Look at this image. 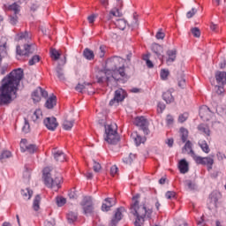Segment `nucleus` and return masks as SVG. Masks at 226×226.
<instances>
[{
    "instance_id": "obj_1",
    "label": "nucleus",
    "mask_w": 226,
    "mask_h": 226,
    "mask_svg": "<svg viewBox=\"0 0 226 226\" xmlns=\"http://www.w3.org/2000/svg\"><path fill=\"white\" fill-rule=\"evenodd\" d=\"M24 78V71L20 68L13 70L2 80L0 87V105H10L17 98L19 85Z\"/></svg>"
},
{
    "instance_id": "obj_2",
    "label": "nucleus",
    "mask_w": 226,
    "mask_h": 226,
    "mask_svg": "<svg viewBox=\"0 0 226 226\" xmlns=\"http://www.w3.org/2000/svg\"><path fill=\"white\" fill-rule=\"evenodd\" d=\"M121 77L126 78L124 59L119 56H113L106 61V69L99 72L96 79L98 84L107 83V86H109L112 80H121Z\"/></svg>"
},
{
    "instance_id": "obj_3",
    "label": "nucleus",
    "mask_w": 226,
    "mask_h": 226,
    "mask_svg": "<svg viewBox=\"0 0 226 226\" xmlns=\"http://www.w3.org/2000/svg\"><path fill=\"white\" fill-rule=\"evenodd\" d=\"M139 199H140V194L133 196L132 204L131 205V213L136 216V220L134 222L135 226L144 225V222L148 220V218H151V215H153V211L151 209H147L146 204H139Z\"/></svg>"
},
{
    "instance_id": "obj_4",
    "label": "nucleus",
    "mask_w": 226,
    "mask_h": 226,
    "mask_svg": "<svg viewBox=\"0 0 226 226\" xmlns=\"http://www.w3.org/2000/svg\"><path fill=\"white\" fill-rule=\"evenodd\" d=\"M43 181L44 185L48 188H56V190H59L61 188V183L63 181V177L58 173L56 174V177H52V170L50 168L46 167L43 170Z\"/></svg>"
},
{
    "instance_id": "obj_5",
    "label": "nucleus",
    "mask_w": 226,
    "mask_h": 226,
    "mask_svg": "<svg viewBox=\"0 0 226 226\" xmlns=\"http://www.w3.org/2000/svg\"><path fill=\"white\" fill-rule=\"evenodd\" d=\"M104 140L105 142H108V144H111L113 146H116V144L119 142L120 138L117 133V124L113 123L105 125Z\"/></svg>"
},
{
    "instance_id": "obj_6",
    "label": "nucleus",
    "mask_w": 226,
    "mask_h": 226,
    "mask_svg": "<svg viewBox=\"0 0 226 226\" xmlns=\"http://www.w3.org/2000/svg\"><path fill=\"white\" fill-rule=\"evenodd\" d=\"M16 53L18 56V59L23 57L24 59H27L29 56L34 54V49H33V44L25 43L24 45H17L16 47Z\"/></svg>"
},
{
    "instance_id": "obj_7",
    "label": "nucleus",
    "mask_w": 226,
    "mask_h": 226,
    "mask_svg": "<svg viewBox=\"0 0 226 226\" xmlns=\"http://www.w3.org/2000/svg\"><path fill=\"white\" fill-rule=\"evenodd\" d=\"M84 215H93L94 207H93V199L91 196H85L80 203Z\"/></svg>"
},
{
    "instance_id": "obj_8",
    "label": "nucleus",
    "mask_w": 226,
    "mask_h": 226,
    "mask_svg": "<svg viewBox=\"0 0 226 226\" xmlns=\"http://www.w3.org/2000/svg\"><path fill=\"white\" fill-rule=\"evenodd\" d=\"M126 96H128V94H126V91L123 90V88L116 90L114 98L109 102L110 107L117 105L120 102H123Z\"/></svg>"
},
{
    "instance_id": "obj_9",
    "label": "nucleus",
    "mask_w": 226,
    "mask_h": 226,
    "mask_svg": "<svg viewBox=\"0 0 226 226\" xmlns=\"http://www.w3.org/2000/svg\"><path fill=\"white\" fill-rule=\"evenodd\" d=\"M126 209L124 207H118L113 217L111 218L110 222H109V226H117V224L119 223V222H121V220H123V213H125Z\"/></svg>"
},
{
    "instance_id": "obj_10",
    "label": "nucleus",
    "mask_w": 226,
    "mask_h": 226,
    "mask_svg": "<svg viewBox=\"0 0 226 226\" xmlns=\"http://www.w3.org/2000/svg\"><path fill=\"white\" fill-rule=\"evenodd\" d=\"M33 39V34L29 30H24L16 34V41H25V43H29Z\"/></svg>"
},
{
    "instance_id": "obj_11",
    "label": "nucleus",
    "mask_w": 226,
    "mask_h": 226,
    "mask_svg": "<svg viewBox=\"0 0 226 226\" xmlns=\"http://www.w3.org/2000/svg\"><path fill=\"white\" fill-rule=\"evenodd\" d=\"M42 98H47L49 96V92L46 90H43L41 87H37L33 93H32V99L34 102V103H38V102L41 101Z\"/></svg>"
},
{
    "instance_id": "obj_12",
    "label": "nucleus",
    "mask_w": 226,
    "mask_h": 226,
    "mask_svg": "<svg viewBox=\"0 0 226 226\" xmlns=\"http://www.w3.org/2000/svg\"><path fill=\"white\" fill-rule=\"evenodd\" d=\"M20 149L22 153H26V151H27V153L33 154L34 153H36L38 147L34 144L27 145V139H22L20 142Z\"/></svg>"
},
{
    "instance_id": "obj_13",
    "label": "nucleus",
    "mask_w": 226,
    "mask_h": 226,
    "mask_svg": "<svg viewBox=\"0 0 226 226\" xmlns=\"http://www.w3.org/2000/svg\"><path fill=\"white\" fill-rule=\"evenodd\" d=\"M134 124L136 126H139V128H141V130H143V132L146 135H147L149 133V128H147L148 123H147V119H146V117H136L134 120Z\"/></svg>"
},
{
    "instance_id": "obj_14",
    "label": "nucleus",
    "mask_w": 226,
    "mask_h": 226,
    "mask_svg": "<svg viewBox=\"0 0 226 226\" xmlns=\"http://www.w3.org/2000/svg\"><path fill=\"white\" fill-rule=\"evenodd\" d=\"M194 161L200 165H207L208 170H211V169H213V163H215V160L212 157H200L196 155Z\"/></svg>"
},
{
    "instance_id": "obj_15",
    "label": "nucleus",
    "mask_w": 226,
    "mask_h": 226,
    "mask_svg": "<svg viewBox=\"0 0 226 226\" xmlns=\"http://www.w3.org/2000/svg\"><path fill=\"white\" fill-rule=\"evenodd\" d=\"M44 125L48 130L50 132H54L57 126H59V124L57 123V119L54 117H46L43 121Z\"/></svg>"
},
{
    "instance_id": "obj_16",
    "label": "nucleus",
    "mask_w": 226,
    "mask_h": 226,
    "mask_svg": "<svg viewBox=\"0 0 226 226\" xmlns=\"http://www.w3.org/2000/svg\"><path fill=\"white\" fill-rule=\"evenodd\" d=\"M65 64H66V55L64 56V59H62L58 63L56 68V76L59 79V80H66V77H64V72L62 67V66H64Z\"/></svg>"
},
{
    "instance_id": "obj_17",
    "label": "nucleus",
    "mask_w": 226,
    "mask_h": 226,
    "mask_svg": "<svg viewBox=\"0 0 226 226\" xmlns=\"http://www.w3.org/2000/svg\"><path fill=\"white\" fill-rule=\"evenodd\" d=\"M212 116L213 112H211V109H209L207 106H202L200 109V117H201L203 121H209Z\"/></svg>"
},
{
    "instance_id": "obj_18",
    "label": "nucleus",
    "mask_w": 226,
    "mask_h": 226,
    "mask_svg": "<svg viewBox=\"0 0 226 226\" xmlns=\"http://www.w3.org/2000/svg\"><path fill=\"white\" fill-rule=\"evenodd\" d=\"M117 200L116 198H106L102 206V211H110V207L116 206Z\"/></svg>"
},
{
    "instance_id": "obj_19",
    "label": "nucleus",
    "mask_w": 226,
    "mask_h": 226,
    "mask_svg": "<svg viewBox=\"0 0 226 226\" xmlns=\"http://www.w3.org/2000/svg\"><path fill=\"white\" fill-rule=\"evenodd\" d=\"M4 10L5 11H13L14 15H19V13H20V5L17 3H13L12 4H4Z\"/></svg>"
},
{
    "instance_id": "obj_20",
    "label": "nucleus",
    "mask_w": 226,
    "mask_h": 226,
    "mask_svg": "<svg viewBox=\"0 0 226 226\" xmlns=\"http://www.w3.org/2000/svg\"><path fill=\"white\" fill-rule=\"evenodd\" d=\"M215 79L219 86L226 85V72H215Z\"/></svg>"
},
{
    "instance_id": "obj_21",
    "label": "nucleus",
    "mask_w": 226,
    "mask_h": 226,
    "mask_svg": "<svg viewBox=\"0 0 226 226\" xmlns=\"http://www.w3.org/2000/svg\"><path fill=\"white\" fill-rule=\"evenodd\" d=\"M151 50L154 52V54H156L159 59H165V56H162V52H163V48L160 44L158 43L152 44Z\"/></svg>"
},
{
    "instance_id": "obj_22",
    "label": "nucleus",
    "mask_w": 226,
    "mask_h": 226,
    "mask_svg": "<svg viewBox=\"0 0 226 226\" xmlns=\"http://www.w3.org/2000/svg\"><path fill=\"white\" fill-rule=\"evenodd\" d=\"M52 154L54 156V159L56 162H65L66 161V155L61 150L53 149Z\"/></svg>"
},
{
    "instance_id": "obj_23",
    "label": "nucleus",
    "mask_w": 226,
    "mask_h": 226,
    "mask_svg": "<svg viewBox=\"0 0 226 226\" xmlns=\"http://www.w3.org/2000/svg\"><path fill=\"white\" fill-rule=\"evenodd\" d=\"M182 153L187 154H191V156L195 160L197 154H195V152H193V149H192V142L190 140L186 141L185 147L182 149Z\"/></svg>"
},
{
    "instance_id": "obj_24",
    "label": "nucleus",
    "mask_w": 226,
    "mask_h": 226,
    "mask_svg": "<svg viewBox=\"0 0 226 226\" xmlns=\"http://www.w3.org/2000/svg\"><path fill=\"white\" fill-rule=\"evenodd\" d=\"M109 29H126V20L118 19L115 23H111Z\"/></svg>"
},
{
    "instance_id": "obj_25",
    "label": "nucleus",
    "mask_w": 226,
    "mask_h": 226,
    "mask_svg": "<svg viewBox=\"0 0 226 226\" xmlns=\"http://www.w3.org/2000/svg\"><path fill=\"white\" fill-rule=\"evenodd\" d=\"M218 207V198L216 194L212 193L209 197L208 209H216Z\"/></svg>"
},
{
    "instance_id": "obj_26",
    "label": "nucleus",
    "mask_w": 226,
    "mask_h": 226,
    "mask_svg": "<svg viewBox=\"0 0 226 226\" xmlns=\"http://www.w3.org/2000/svg\"><path fill=\"white\" fill-rule=\"evenodd\" d=\"M177 51L176 49H170L167 51L168 58L166 59L167 64H170L176 61Z\"/></svg>"
},
{
    "instance_id": "obj_27",
    "label": "nucleus",
    "mask_w": 226,
    "mask_h": 226,
    "mask_svg": "<svg viewBox=\"0 0 226 226\" xmlns=\"http://www.w3.org/2000/svg\"><path fill=\"white\" fill-rule=\"evenodd\" d=\"M114 17H123V12L121 11V8L115 7L109 11L108 16L109 20H110L111 19H114Z\"/></svg>"
},
{
    "instance_id": "obj_28",
    "label": "nucleus",
    "mask_w": 226,
    "mask_h": 226,
    "mask_svg": "<svg viewBox=\"0 0 226 226\" xmlns=\"http://www.w3.org/2000/svg\"><path fill=\"white\" fill-rule=\"evenodd\" d=\"M57 103V97H56L55 95L50 96L45 103V107L47 109H52L53 107H56Z\"/></svg>"
},
{
    "instance_id": "obj_29",
    "label": "nucleus",
    "mask_w": 226,
    "mask_h": 226,
    "mask_svg": "<svg viewBox=\"0 0 226 226\" xmlns=\"http://www.w3.org/2000/svg\"><path fill=\"white\" fill-rule=\"evenodd\" d=\"M178 169L181 172V174H186L188 172V162L186 160L182 159L178 163Z\"/></svg>"
},
{
    "instance_id": "obj_30",
    "label": "nucleus",
    "mask_w": 226,
    "mask_h": 226,
    "mask_svg": "<svg viewBox=\"0 0 226 226\" xmlns=\"http://www.w3.org/2000/svg\"><path fill=\"white\" fill-rule=\"evenodd\" d=\"M199 132H201V133H204V135H207V137H209L211 135V131L209 130V126L206 124H200L198 125Z\"/></svg>"
},
{
    "instance_id": "obj_31",
    "label": "nucleus",
    "mask_w": 226,
    "mask_h": 226,
    "mask_svg": "<svg viewBox=\"0 0 226 226\" xmlns=\"http://www.w3.org/2000/svg\"><path fill=\"white\" fill-rule=\"evenodd\" d=\"M21 195L25 200H29L33 197V190L29 188L23 189L21 190Z\"/></svg>"
},
{
    "instance_id": "obj_32",
    "label": "nucleus",
    "mask_w": 226,
    "mask_h": 226,
    "mask_svg": "<svg viewBox=\"0 0 226 226\" xmlns=\"http://www.w3.org/2000/svg\"><path fill=\"white\" fill-rule=\"evenodd\" d=\"M162 98L166 103H172V102H174V96H172V92L170 91L164 92Z\"/></svg>"
},
{
    "instance_id": "obj_33",
    "label": "nucleus",
    "mask_w": 226,
    "mask_h": 226,
    "mask_svg": "<svg viewBox=\"0 0 226 226\" xmlns=\"http://www.w3.org/2000/svg\"><path fill=\"white\" fill-rule=\"evenodd\" d=\"M66 218L69 223H75V221L79 218V214L76 212H69Z\"/></svg>"
},
{
    "instance_id": "obj_34",
    "label": "nucleus",
    "mask_w": 226,
    "mask_h": 226,
    "mask_svg": "<svg viewBox=\"0 0 226 226\" xmlns=\"http://www.w3.org/2000/svg\"><path fill=\"white\" fill-rule=\"evenodd\" d=\"M41 202V197L40 196V194H37L34 200V203H33V209L34 211H39L40 209V203Z\"/></svg>"
},
{
    "instance_id": "obj_35",
    "label": "nucleus",
    "mask_w": 226,
    "mask_h": 226,
    "mask_svg": "<svg viewBox=\"0 0 226 226\" xmlns=\"http://www.w3.org/2000/svg\"><path fill=\"white\" fill-rule=\"evenodd\" d=\"M75 124V120H64L63 123L64 130H72L73 128V124Z\"/></svg>"
},
{
    "instance_id": "obj_36",
    "label": "nucleus",
    "mask_w": 226,
    "mask_h": 226,
    "mask_svg": "<svg viewBox=\"0 0 226 226\" xmlns=\"http://www.w3.org/2000/svg\"><path fill=\"white\" fill-rule=\"evenodd\" d=\"M50 56H51V58L54 59V61H58L59 57H61V53L59 52V50L56 49H51Z\"/></svg>"
},
{
    "instance_id": "obj_37",
    "label": "nucleus",
    "mask_w": 226,
    "mask_h": 226,
    "mask_svg": "<svg viewBox=\"0 0 226 226\" xmlns=\"http://www.w3.org/2000/svg\"><path fill=\"white\" fill-rule=\"evenodd\" d=\"M83 56L86 57V59L91 60L94 59V52L89 49H86L83 52Z\"/></svg>"
},
{
    "instance_id": "obj_38",
    "label": "nucleus",
    "mask_w": 226,
    "mask_h": 226,
    "mask_svg": "<svg viewBox=\"0 0 226 226\" xmlns=\"http://www.w3.org/2000/svg\"><path fill=\"white\" fill-rule=\"evenodd\" d=\"M184 185L188 188V190H191V191L196 190L197 188V185H195V183H193V181L192 180H185L184 182Z\"/></svg>"
},
{
    "instance_id": "obj_39",
    "label": "nucleus",
    "mask_w": 226,
    "mask_h": 226,
    "mask_svg": "<svg viewBox=\"0 0 226 226\" xmlns=\"http://www.w3.org/2000/svg\"><path fill=\"white\" fill-rule=\"evenodd\" d=\"M128 27H139V15H137L136 12L133 14L132 22L131 23V25H128Z\"/></svg>"
},
{
    "instance_id": "obj_40",
    "label": "nucleus",
    "mask_w": 226,
    "mask_h": 226,
    "mask_svg": "<svg viewBox=\"0 0 226 226\" xmlns=\"http://www.w3.org/2000/svg\"><path fill=\"white\" fill-rule=\"evenodd\" d=\"M41 116H42L41 109H36L32 116V119L34 123H36L38 119H41Z\"/></svg>"
},
{
    "instance_id": "obj_41",
    "label": "nucleus",
    "mask_w": 226,
    "mask_h": 226,
    "mask_svg": "<svg viewBox=\"0 0 226 226\" xmlns=\"http://www.w3.org/2000/svg\"><path fill=\"white\" fill-rule=\"evenodd\" d=\"M199 144H200V147H201L204 153H207V154L209 153L210 149H209V145H207V142L203 140V141H200Z\"/></svg>"
},
{
    "instance_id": "obj_42",
    "label": "nucleus",
    "mask_w": 226,
    "mask_h": 226,
    "mask_svg": "<svg viewBox=\"0 0 226 226\" xmlns=\"http://www.w3.org/2000/svg\"><path fill=\"white\" fill-rule=\"evenodd\" d=\"M136 155L133 154H130L129 156L124 158V162L127 165H132L133 160H135Z\"/></svg>"
},
{
    "instance_id": "obj_43",
    "label": "nucleus",
    "mask_w": 226,
    "mask_h": 226,
    "mask_svg": "<svg viewBox=\"0 0 226 226\" xmlns=\"http://www.w3.org/2000/svg\"><path fill=\"white\" fill-rule=\"evenodd\" d=\"M86 86H91V83H84V85L78 84L75 89L78 93H84L86 91Z\"/></svg>"
},
{
    "instance_id": "obj_44",
    "label": "nucleus",
    "mask_w": 226,
    "mask_h": 226,
    "mask_svg": "<svg viewBox=\"0 0 226 226\" xmlns=\"http://www.w3.org/2000/svg\"><path fill=\"white\" fill-rule=\"evenodd\" d=\"M181 139L183 142H186L188 139V130L180 128Z\"/></svg>"
},
{
    "instance_id": "obj_45",
    "label": "nucleus",
    "mask_w": 226,
    "mask_h": 226,
    "mask_svg": "<svg viewBox=\"0 0 226 226\" xmlns=\"http://www.w3.org/2000/svg\"><path fill=\"white\" fill-rule=\"evenodd\" d=\"M179 87H185L186 85V79H185V74L182 72L180 77L177 78Z\"/></svg>"
},
{
    "instance_id": "obj_46",
    "label": "nucleus",
    "mask_w": 226,
    "mask_h": 226,
    "mask_svg": "<svg viewBox=\"0 0 226 226\" xmlns=\"http://www.w3.org/2000/svg\"><path fill=\"white\" fill-rule=\"evenodd\" d=\"M9 22L10 24H11V26H16L19 22V17L17 16V14L9 16Z\"/></svg>"
},
{
    "instance_id": "obj_47",
    "label": "nucleus",
    "mask_w": 226,
    "mask_h": 226,
    "mask_svg": "<svg viewBox=\"0 0 226 226\" xmlns=\"http://www.w3.org/2000/svg\"><path fill=\"white\" fill-rule=\"evenodd\" d=\"M30 130L31 126L29 125V121L26 118H25V124L22 127V132H24V133H29Z\"/></svg>"
},
{
    "instance_id": "obj_48",
    "label": "nucleus",
    "mask_w": 226,
    "mask_h": 226,
    "mask_svg": "<svg viewBox=\"0 0 226 226\" xmlns=\"http://www.w3.org/2000/svg\"><path fill=\"white\" fill-rule=\"evenodd\" d=\"M35 63H40V56L34 55L28 62L29 66L34 65Z\"/></svg>"
},
{
    "instance_id": "obj_49",
    "label": "nucleus",
    "mask_w": 226,
    "mask_h": 226,
    "mask_svg": "<svg viewBox=\"0 0 226 226\" xmlns=\"http://www.w3.org/2000/svg\"><path fill=\"white\" fill-rule=\"evenodd\" d=\"M166 199L169 200H172V199L176 198V192L174 191H168L165 194Z\"/></svg>"
},
{
    "instance_id": "obj_50",
    "label": "nucleus",
    "mask_w": 226,
    "mask_h": 226,
    "mask_svg": "<svg viewBox=\"0 0 226 226\" xmlns=\"http://www.w3.org/2000/svg\"><path fill=\"white\" fill-rule=\"evenodd\" d=\"M170 72H169V70L162 69L161 71V79L162 80H167V78L169 77Z\"/></svg>"
},
{
    "instance_id": "obj_51",
    "label": "nucleus",
    "mask_w": 226,
    "mask_h": 226,
    "mask_svg": "<svg viewBox=\"0 0 226 226\" xmlns=\"http://www.w3.org/2000/svg\"><path fill=\"white\" fill-rule=\"evenodd\" d=\"M56 204L59 207H63L66 204V200L63 197L56 198Z\"/></svg>"
},
{
    "instance_id": "obj_52",
    "label": "nucleus",
    "mask_w": 226,
    "mask_h": 226,
    "mask_svg": "<svg viewBox=\"0 0 226 226\" xmlns=\"http://www.w3.org/2000/svg\"><path fill=\"white\" fill-rule=\"evenodd\" d=\"M144 140L145 139L139 134H137L136 137L134 138L136 146H140L142 143H144Z\"/></svg>"
},
{
    "instance_id": "obj_53",
    "label": "nucleus",
    "mask_w": 226,
    "mask_h": 226,
    "mask_svg": "<svg viewBox=\"0 0 226 226\" xmlns=\"http://www.w3.org/2000/svg\"><path fill=\"white\" fill-rule=\"evenodd\" d=\"M189 34H192L194 38H200V29H192Z\"/></svg>"
},
{
    "instance_id": "obj_54",
    "label": "nucleus",
    "mask_w": 226,
    "mask_h": 226,
    "mask_svg": "<svg viewBox=\"0 0 226 226\" xmlns=\"http://www.w3.org/2000/svg\"><path fill=\"white\" fill-rule=\"evenodd\" d=\"M11 152L5 150L0 155V160H4V158H11Z\"/></svg>"
},
{
    "instance_id": "obj_55",
    "label": "nucleus",
    "mask_w": 226,
    "mask_h": 226,
    "mask_svg": "<svg viewBox=\"0 0 226 226\" xmlns=\"http://www.w3.org/2000/svg\"><path fill=\"white\" fill-rule=\"evenodd\" d=\"M155 38L157 40H163V38H165V32H163L162 30H158L155 34Z\"/></svg>"
},
{
    "instance_id": "obj_56",
    "label": "nucleus",
    "mask_w": 226,
    "mask_h": 226,
    "mask_svg": "<svg viewBox=\"0 0 226 226\" xmlns=\"http://www.w3.org/2000/svg\"><path fill=\"white\" fill-rule=\"evenodd\" d=\"M93 169L94 172H100V170H102V164H100L99 162H96V161L94 160Z\"/></svg>"
},
{
    "instance_id": "obj_57",
    "label": "nucleus",
    "mask_w": 226,
    "mask_h": 226,
    "mask_svg": "<svg viewBox=\"0 0 226 226\" xmlns=\"http://www.w3.org/2000/svg\"><path fill=\"white\" fill-rule=\"evenodd\" d=\"M188 119V113H183L178 117V122L179 123H185Z\"/></svg>"
},
{
    "instance_id": "obj_58",
    "label": "nucleus",
    "mask_w": 226,
    "mask_h": 226,
    "mask_svg": "<svg viewBox=\"0 0 226 226\" xmlns=\"http://www.w3.org/2000/svg\"><path fill=\"white\" fill-rule=\"evenodd\" d=\"M165 110V104L163 102H159L157 105V112L162 114Z\"/></svg>"
},
{
    "instance_id": "obj_59",
    "label": "nucleus",
    "mask_w": 226,
    "mask_h": 226,
    "mask_svg": "<svg viewBox=\"0 0 226 226\" xmlns=\"http://www.w3.org/2000/svg\"><path fill=\"white\" fill-rule=\"evenodd\" d=\"M166 123H167L168 126L174 124V117H172L171 115H168L166 117Z\"/></svg>"
},
{
    "instance_id": "obj_60",
    "label": "nucleus",
    "mask_w": 226,
    "mask_h": 226,
    "mask_svg": "<svg viewBox=\"0 0 226 226\" xmlns=\"http://www.w3.org/2000/svg\"><path fill=\"white\" fill-rule=\"evenodd\" d=\"M24 179H30L31 178V170L27 169L23 173Z\"/></svg>"
},
{
    "instance_id": "obj_61",
    "label": "nucleus",
    "mask_w": 226,
    "mask_h": 226,
    "mask_svg": "<svg viewBox=\"0 0 226 226\" xmlns=\"http://www.w3.org/2000/svg\"><path fill=\"white\" fill-rule=\"evenodd\" d=\"M195 13H197V9L192 8L191 11H189L186 13L187 19H192V17H193V15H195Z\"/></svg>"
},
{
    "instance_id": "obj_62",
    "label": "nucleus",
    "mask_w": 226,
    "mask_h": 226,
    "mask_svg": "<svg viewBox=\"0 0 226 226\" xmlns=\"http://www.w3.org/2000/svg\"><path fill=\"white\" fill-rule=\"evenodd\" d=\"M96 17H98L96 14H92L87 17V20L90 24H94V20L96 19Z\"/></svg>"
},
{
    "instance_id": "obj_63",
    "label": "nucleus",
    "mask_w": 226,
    "mask_h": 226,
    "mask_svg": "<svg viewBox=\"0 0 226 226\" xmlns=\"http://www.w3.org/2000/svg\"><path fill=\"white\" fill-rule=\"evenodd\" d=\"M105 56V46H101L99 49V57H103Z\"/></svg>"
},
{
    "instance_id": "obj_64",
    "label": "nucleus",
    "mask_w": 226,
    "mask_h": 226,
    "mask_svg": "<svg viewBox=\"0 0 226 226\" xmlns=\"http://www.w3.org/2000/svg\"><path fill=\"white\" fill-rule=\"evenodd\" d=\"M117 170H118L117 166L113 165V166L110 168V174H111V176L114 177L115 174L117 173Z\"/></svg>"
}]
</instances>
